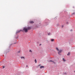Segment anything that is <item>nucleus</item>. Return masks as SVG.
Here are the masks:
<instances>
[{
  "label": "nucleus",
  "mask_w": 75,
  "mask_h": 75,
  "mask_svg": "<svg viewBox=\"0 0 75 75\" xmlns=\"http://www.w3.org/2000/svg\"><path fill=\"white\" fill-rule=\"evenodd\" d=\"M31 29V27H28V28L25 27L23 28V30L24 31L25 33H27L28 30Z\"/></svg>",
  "instance_id": "1"
},
{
  "label": "nucleus",
  "mask_w": 75,
  "mask_h": 75,
  "mask_svg": "<svg viewBox=\"0 0 75 75\" xmlns=\"http://www.w3.org/2000/svg\"><path fill=\"white\" fill-rule=\"evenodd\" d=\"M62 52V50H60L59 51V52H58V54H60V53H61V52Z\"/></svg>",
  "instance_id": "2"
},
{
  "label": "nucleus",
  "mask_w": 75,
  "mask_h": 75,
  "mask_svg": "<svg viewBox=\"0 0 75 75\" xmlns=\"http://www.w3.org/2000/svg\"><path fill=\"white\" fill-rule=\"evenodd\" d=\"M30 24H33V23H34V22L33 21H30Z\"/></svg>",
  "instance_id": "3"
},
{
  "label": "nucleus",
  "mask_w": 75,
  "mask_h": 75,
  "mask_svg": "<svg viewBox=\"0 0 75 75\" xmlns=\"http://www.w3.org/2000/svg\"><path fill=\"white\" fill-rule=\"evenodd\" d=\"M40 69H41L42 68H44V66H41L40 67Z\"/></svg>",
  "instance_id": "4"
},
{
  "label": "nucleus",
  "mask_w": 75,
  "mask_h": 75,
  "mask_svg": "<svg viewBox=\"0 0 75 75\" xmlns=\"http://www.w3.org/2000/svg\"><path fill=\"white\" fill-rule=\"evenodd\" d=\"M50 62H52L54 64H55V62H54V61H52V60H50Z\"/></svg>",
  "instance_id": "5"
},
{
  "label": "nucleus",
  "mask_w": 75,
  "mask_h": 75,
  "mask_svg": "<svg viewBox=\"0 0 75 75\" xmlns=\"http://www.w3.org/2000/svg\"><path fill=\"white\" fill-rule=\"evenodd\" d=\"M62 59H63V61H64V62H65V61H66V60H65V59L63 58Z\"/></svg>",
  "instance_id": "6"
},
{
  "label": "nucleus",
  "mask_w": 75,
  "mask_h": 75,
  "mask_svg": "<svg viewBox=\"0 0 75 75\" xmlns=\"http://www.w3.org/2000/svg\"><path fill=\"white\" fill-rule=\"evenodd\" d=\"M69 55H70V52H69L67 54V55L69 56Z\"/></svg>",
  "instance_id": "7"
},
{
  "label": "nucleus",
  "mask_w": 75,
  "mask_h": 75,
  "mask_svg": "<svg viewBox=\"0 0 75 75\" xmlns=\"http://www.w3.org/2000/svg\"><path fill=\"white\" fill-rule=\"evenodd\" d=\"M56 49L57 50V51H59V49L57 47L56 48Z\"/></svg>",
  "instance_id": "8"
},
{
  "label": "nucleus",
  "mask_w": 75,
  "mask_h": 75,
  "mask_svg": "<svg viewBox=\"0 0 75 75\" xmlns=\"http://www.w3.org/2000/svg\"><path fill=\"white\" fill-rule=\"evenodd\" d=\"M21 30H19L17 32V33H20V32L21 31Z\"/></svg>",
  "instance_id": "9"
},
{
  "label": "nucleus",
  "mask_w": 75,
  "mask_h": 75,
  "mask_svg": "<svg viewBox=\"0 0 75 75\" xmlns=\"http://www.w3.org/2000/svg\"><path fill=\"white\" fill-rule=\"evenodd\" d=\"M21 59H23V58L24 59V57H21Z\"/></svg>",
  "instance_id": "10"
},
{
  "label": "nucleus",
  "mask_w": 75,
  "mask_h": 75,
  "mask_svg": "<svg viewBox=\"0 0 75 75\" xmlns=\"http://www.w3.org/2000/svg\"><path fill=\"white\" fill-rule=\"evenodd\" d=\"M35 63H37V60L36 59H35Z\"/></svg>",
  "instance_id": "11"
},
{
  "label": "nucleus",
  "mask_w": 75,
  "mask_h": 75,
  "mask_svg": "<svg viewBox=\"0 0 75 75\" xmlns=\"http://www.w3.org/2000/svg\"><path fill=\"white\" fill-rule=\"evenodd\" d=\"M51 41H54V39H51Z\"/></svg>",
  "instance_id": "12"
},
{
  "label": "nucleus",
  "mask_w": 75,
  "mask_h": 75,
  "mask_svg": "<svg viewBox=\"0 0 75 75\" xmlns=\"http://www.w3.org/2000/svg\"><path fill=\"white\" fill-rule=\"evenodd\" d=\"M29 52H32V51H31V50H30L29 51Z\"/></svg>",
  "instance_id": "13"
},
{
  "label": "nucleus",
  "mask_w": 75,
  "mask_h": 75,
  "mask_svg": "<svg viewBox=\"0 0 75 75\" xmlns=\"http://www.w3.org/2000/svg\"><path fill=\"white\" fill-rule=\"evenodd\" d=\"M2 68H5V67H4V66H3L2 67Z\"/></svg>",
  "instance_id": "14"
},
{
  "label": "nucleus",
  "mask_w": 75,
  "mask_h": 75,
  "mask_svg": "<svg viewBox=\"0 0 75 75\" xmlns=\"http://www.w3.org/2000/svg\"><path fill=\"white\" fill-rule=\"evenodd\" d=\"M50 34H51V33H50L48 34V35H50Z\"/></svg>",
  "instance_id": "15"
},
{
  "label": "nucleus",
  "mask_w": 75,
  "mask_h": 75,
  "mask_svg": "<svg viewBox=\"0 0 75 75\" xmlns=\"http://www.w3.org/2000/svg\"><path fill=\"white\" fill-rule=\"evenodd\" d=\"M40 66H41V64H40L39 65H38V66L39 67Z\"/></svg>",
  "instance_id": "16"
},
{
  "label": "nucleus",
  "mask_w": 75,
  "mask_h": 75,
  "mask_svg": "<svg viewBox=\"0 0 75 75\" xmlns=\"http://www.w3.org/2000/svg\"><path fill=\"white\" fill-rule=\"evenodd\" d=\"M19 52H19H20V51H19V52Z\"/></svg>",
  "instance_id": "17"
},
{
  "label": "nucleus",
  "mask_w": 75,
  "mask_h": 75,
  "mask_svg": "<svg viewBox=\"0 0 75 75\" xmlns=\"http://www.w3.org/2000/svg\"><path fill=\"white\" fill-rule=\"evenodd\" d=\"M73 14H75V13H73Z\"/></svg>",
  "instance_id": "18"
},
{
  "label": "nucleus",
  "mask_w": 75,
  "mask_h": 75,
  "mask_svg": "<svg viewBox=\"0 0 75 75\" xmlns=\"http://www.w3.org/2000/svg\"><path fill=\"white\" fill-rule=\"evenodd\" d=\"M72 31V30H71V31Z\"/></svg>",
  "instance_id": "19"
},
{
  "label": "nucleus",
  "mask_w": 75,
  "mask_h": 75,
  "mask_svg": "<svg viewBox=\"0 0 75 75\" xmlns=\"http://www.w3.org/2000/svg\"><path fill=\"white\" fill-rule=\"evenodd\" d=\"M67 24H68V22H67Z\"/></svg>",
  "instance_id": "20"
},
{
  "label": "nucleus",
  "mask_w": 75,
  "mask_h": 75,
  "mask_svg": "<svg viewBox=\"0 0 75 75\" xmlns=\"http://www.w3.org/2000/svg\"><path fill=\"white\" fill-rule=\"evenodd\" d=\"M28 67V65H27V66H26V67Z\"/></svg>",
  "instance_id": "21"
},
{
  "label": "nucleus",
  "mask_w": 75,
  "mask_h": 75,
  "mask_svg": "<svg viewBox=\"0 0 75 75\" xmlns=\"http://www.w3.org/2000/svg\"><path fill=\"white\" fill-rule=\"evenodd\" d=\"M63 27H64V26H62V28Z\"/></svg>",
  "instance_id": "22"
},
{
  "label": "nucleus",
  "mask_w": 75,
  "mask_h": 75,
  "mask_svg": "<svg viewBox=\"0 0 75 75\" xmlns=\"http://www.w3.org/2000/svg\"><path fill=\"white\" fill-rule=\"evenodd\" d=\"M40 45H41V44H40Z\"/></svg>",
  "instance_id": "23"
}]
</instances>
